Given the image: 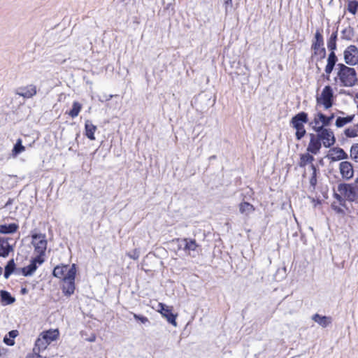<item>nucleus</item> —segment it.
I'll use <instances>...</instances> for the list:
<instances>
[{
	"mask_svg": "<svg viewBox=\"0 0 358 358\" xmlns=\"http://www.w3.org/2000/svg\"><path fill=\"white\" fill-rule=\"evenodd\" d=\"M127 256H128L129 258H131V259H134V260H136V259H138V257H139V253H138V252L137 251V250L136 249V250H134L133 251L132 254H131V253H127Z\"/></svg>",
	"mask_w": 358,
	"mask_h": 358,
	"instance_id": "obj_38",
	"label": "nucleus"
},
{
	"mask_svg": "<svg viewBox=\"0 0 358 358\" xmlns=\"http://www.w3.org/2000/svg\"><path fill=\"white\" fill-rule=\"evenodd\" d=\"M324 134H329L327 133V130H324V131H323V132L322 133V135H324Z\"/></svg>",
	"mask_w": 358,
	"mask_h": 358,
	"instance_id": "obj_45",
	"label": "nucleus"
},
{
	"mask_svg": "<svg viewBox=\"0 0 358 358\" xmlns=\"http://www.w3.org/2000/svg\"><path fill=\"white\" fill-rule=\"evenodd\" d=\"M356 97L357 99H358V93L356 94Z\"/></svg>",
	"mask_w": 358,
	"mask_h": 358,
	"instance_id": "obj_51",
	"label": "nucleus"
},
{
	"mask_svg": "<svg viewBox=\"0 0 358 358\" xmlns=\"http://www.w3.org/2000/svg\"><path fill=\"white\" fill-rule=\"evenodd\" d=\"M308 121V115L306 113L301 112L296 115L292 119V124L296 131L295 134H306L304 124Z\"/></svg>",
	"mask_w": 358,
	"mask_h": 358,
	"instance_id": "obj_8",
	"label": "nucleus"
},
{
	"mask_svg": "<svg viewBox=\"0 0 358 358\" xmlns=\"http://www.w3.org/2000/svg\"><path fill=\"white\" fill-rule=\"evenodd\" d=\"M337 79L341 85L344 87H352L357 83V76L354 68L345 66L343 64L337 65Z\"/></svg>",
	"mask_w": 358,
	"mask_h": 358,
	"instance_id": "obj_4",
	"label": "nucleus"
},
{
	"mask_svg": "<svg viewBox=\"0 0 358 358\" xmlns=\"http://www.w3.org/2000/svg\"><path fill=\"white\" fill-rule=\"evenodd\" d=\"M312 176L310 178V185L313 187V189H315V187L317 185V169L316 166L314 164H312Z\"/></svg>",
	"mask_w": 358,
	"mask_h": 358,
	"instance_id": "obj_31",
	"label": "nucleus"
},
{
	"mask_svg": "<svg viewBox=\"0 0 358 358\" xmlns=\"http://www.w3.org/2000/svg\"><path fill=\"white\" fill-rule=\"evenodd\" d=\"M87 137H88L90 140H94V139H95L94 136H92V135L87 136Z\"/></svg>",
	"mask_w": 358,
	"mask_h": 358,
	"instance_id": "obj_44",
	"label": "nucleus"
},
{
	"mask_svg": "<svg viewBox=\"0 0 358 358\" xmlns=\"http://www.w3.org/2000/svg\"><path fill=\"white\" fill-rule=\"evenodd\" d=\"M31 245L34 247V254L36 257L45 259V251L48 246L46 235L42 233H34L31 236Z\"/></svg>",
	"mask_w": 358,
	"mask_h": 358,
	"instance_id": "obj_5",
	"label": "nucleus"
},
{
	"mask_svg": "<svg viewBox=\"0 0 358 358\" xmlns=\"http://www.w3.org/2000/svg\"><path fill=\"white\" fill-rule=\"evenodd\" d=\"M325 148H330L336 143L335 136H317Z\"/></svg>",
	"mask_w": 358,
	"mask_h": 358,
	"instance_id": "obj_25",
	"label": "nucleus"
},
{
	"mask_svg": "<svg viewBox=\"0 0 358 358\" xmlns=\"http://www.w3.org/2000/svg\"><path fill=\"white\" fill-rule=\"evenodd\" d=\"M357 41H358V36H357Z\"/></svg>",
	"mask_w": 358,
	"mask_h": 358,
	"instance_id": "obj_52",
	"label": "nucleus"
},
{
	"mask_svg": "<svg viewBox=\"0 0 358 358\" xmlns=\"http://www.w3.org/2000/svg\"><path fill=\"white\" fill-rule=\"evenodd\" d=\"M82 106L77 101L73 102L72 109L69 111V114L72 117H76L78 115Z\"/></svg>",
	"mask_w": 358,
	"mask_h": 358,
	"instance_id": "obj_30",
	"label": "nucleus"
},
{
	"mask_svg": "<svg viewBox=\"0 0 358 358\" xmlns=\"http://www.w3.org/2000/svg\"><path fill=\"white\" fill-rule=\"evenodd\" d=\"M76 273L75 264L71 266L62 264L56 266L53 269L52 275L59 279L62 293L66 296H70L75 292Z\"/></svg>",
	"mask_w": 358,
	"mask_h": 358,
	"instance_id": "obj_2",
	"label": "nucleus"
},
{
	"mask_svg": "<svg viewBox=\"0 0 358 358\" xmlns=\"http://www.w3.org/2000/svg\"><path fill=\"white\" fill-rule=\"evenodd\" d=\"M324 120H325V115H324L322 113H318L315 116V117L314 119V122H313V127L315 129V131H320V130H322L323 129V127H324Z\"/></svg>",
	"mask_w": 358,
	"mask_h": 358,
	"instance_id": "obj_20",
	"label": "nucleus"
},
{
	"mask_svg": "<svg viewBox=\"0 0 358 358\" xmlns=\"http://www.w3.org/2000/svg\"><path fill=\"white\" fill-rule=\"evenodd\" d=\"M326 157L330 162H333L347 159L348 155L343 149L338 147H334L329 150Z\"/></svg>",
	"mask_w": 358,
	"mask_h": 358,
	"instance_id": "obj_10",
	"label": "nucleus"
},
{
	"mask_svg": "<svg viewBox=\"0 0 358 358\" xmlns=\"http://www.w3.org/2000/svg\"><path fill=\"white\" fill-rule=\"evenodd\" d=\"M345 135H348V134H350L348 132V130H346V131H345Z\"/></svg>",
	"mask_w": 358,
	"mask_h": 358,
	"instance_id": "obj_48",
	"label": "nucleus"
},
{
	"mask_svg": "<svg viewBox=\"0 0 358 358\" xmlns=\"http://www.w3.org/2000/svg\"><path fill=\"white\" fill-rule=\"evenodd\" d=\"M303 136H296L297 139L300 140Z\"/></svg>",
	"mask_w": 358,
	"mask_h": 358,
	"instance_id": "obj_46",
	"label": "nucleus"
},
{
	"mask_svg": "<svg viewBox=\"0 0 358 358\" xmlns=\"http://www.w3.org/2000/svg\"><path fill=\"white\" fill-rule=\"evenodd\" d=\"M16 266L13 259H10L5 266L4 278L8 279L15 270Z\"/></svg>",
	"mask_w": 358,
	"mask_h": 358,
	"instance_id": "obj_26",
	"label": "nucleus"
},
{
	"mask_svg": "<svg viewBox=\"0 0 358 358\" xmlns=\"http://www.w3.org/2000/svg\"><path fill=\"white\" fill-rule=\"evenodd\" d=\"M2 268L0 266V275L2 274Z\"/></svg>",
	"mask_w": 358,
	"mask_h": 358,
	"instance_id": "obj_49",
	"label": "nucleus"
},
{
	"mask_svg": "<svg viewBox=\"0 0 358 358\" xmlns=\"http://www.w3.org/2000/svg\"><path fill=\"white\" fill-rule=\"evenodd\" d=\"M18 229L19 225L16 223H11L9 224H0V234H14L18 230Z\"/></svg>",
	"mask_w": 358,
	"mask_h": 358,
	"instance_id": "obj_18",
	"label": "nucleus"
},
{
	"mask_svg": "<svg viewBox=\"0 0 358 358\" xmlns=\"http://www.w3.org/2000/svg\"><path fill=\"white\" fill-rule=\"evenodd\" d=\"M224 5L225 7V10L227 11L229 7H231L232 6V0H224Z\"/></svg>",
	"mask_w": 358,
	"mask_h": 358,
	"instance_id": "obj_40",
	"label": "nucleus"
},
{
	"mask_svg": "<svg viewBox=\"0 0 358 358\" xmlns=\"http://www.w3.org/2000/svg\"><path fill=\"white\" fill-rule=\"evenodd\" d=\"M96 340V336L95 335H92L89 339L88 341H90V342H94Z\"/></svg>",
	"mask_w": 358,
	"mask_h": 358,
	"instance_id": "obj_42",
	"label": "nucleus"
},
{
	"mask_svg": "<svg viewBox=\"0 0 358 358\" xmlns=\"http://www.w3.org/2000/svg\"><path fill=\"white\" fill-rule=\"evenodd\" d=\"M85 129L87 134H94L96 128L90 121H86Z\"/></svg>",
	"mask_w": 358,
	"mask_h": 358,
	"instance_id": "obj_34",
	"label": "nucleus"
},
{
	"mask_svg": "<svg viewBox=\"0 0 358 358\" xmlns=\"http://www.w3.org/2000/svg\"><path fill=\"white\" fill-rule=\"evenodd\" d=\"M37 93L36 87L34 85H29L24 87L18 88L16 94L25 99L33 97Z\"/></svg>",
	"mask_w": 358,
	"mask_h": 358,
	"instance_id": "obj_14",
	"label": "nucleus"
},
{
	"mask_svg": "<svg viewBox=\"0 0 358 358\" xmlns=\"http://www.w3.org/2000/svg\"><path fill=\"white\" fill-rule=\"evenodd\" d=\"M333 119H334V115H331L329 117H326L325 116V120L324 121V126L329 125L331 123V122L332 121Z\"/></svg>",
	"mask_w": 358,
	"mask_h": 358,
	"instance_id": "obj_39",
	"label": "nucleus"
},
{
	"mask_svg": "<svg viewBox=\"0 0 358 358\" xmlns=\"http://www.w3.org/2000/svg\"><path fill=\"white\" fill-rule=\"evenodd\" d=\"M9 337L5 336L3 338V342L10 346H12L15 344L14 338L18 335V331L17 330H12L8 333Z\"/></svg>",
	"mask_w": 358,
	"mask_h": 358,
	"instance_id": "obj_29",
	"label": "nucleus"
},
{
	"mask_svg": "<svg viewBox=\"0 0 358 358\" xmlns=\"http://www.w3.org/2000/svg\"><path fill=\"white\" fill-rule=\"evenodd\" d=\"M333 197L336 201L331 203V209L336 213L344 215L348 210L346 202L358 204V185L354 182L339 183L337 192L333 193Z\"/></svg>",
	"mask_w": 358,
	"mask_h": 358,
	"instance_id": "obj_1",
	"label": "nucleus"
},
{
	"mask_svg": "<svg viewBox=\"0 0 358 358\" xmlns=\"http://www.w3.org/2000/svg\"><path fill=\"white\" fill-rule=\"evenodd\" d=\"M173 307L166 306L163 303H159L157 306V311L166 319V320L173 325L174 327L177 326L176 317L178 316L177 314L173 313Z\"/></svg>",
	"mask_w": 358,
	"mask_h": 358,
	"instance_id": "obj_7",
	"label": "nucleus"
},
{
	"mask_svg": "<svg viewBox=\"0 0 358 358\" xmlns=\"http://www.w3.org/2000/svg\"><path fill=\"white\" fill-rule=\"evenodd\" d=\"M345 62L350 66L358 64V48L353 45H349L343 52Z\"/></svg>",
	"mask_w": 358,
	"mask_h": 358,
	"instance_id": "obj_9",
	"label": "nucleus"
},
{
	"mask_svg": "<svg viewBox=\"0 0 358 358\" xmlns=\"http://www.w3.org/2000/svg\"><path fill=\"white\" fill-rule=\"evenodd\" d=\"M45 262V259L41 257H33L30 264L22 268V272L24 276L31 275L38 268V266L41 265Z\"/></svg>",
	"mask_w": 358,
	"mask_h": 358,
	"instance_id": "obj_12",
	"label": "nucleus"
},
{
	"mask_svg": "<svg viewBox=\"0 0 358 358\" xmlns=\"http://www.w3.org/2000/svg\"><path fill=\"white\" fill-rule=\"evenodd\" d=\"M183 241L185 243L184 246V250L188 254L190 255L191 251H196L199 245L196 243L195 239H188L184 238Z\"/></svg>",
	"mask_w": 358,
	"mask_h": 358,
	"instance_id": "obj_22",
	"label": "nucleus"
},
{
	"mask_svg": "<svg viewBox=\"0 0 358 358\" xmlns=\"http://www.w3.org/2000/svg\"><path fill=\"white\" fill-rule=\"evenodd\" d=\"M13 251V247L8 243V238L0 237V257H6Z\"/></svg>",
	"mask_w": 358,
	"mask_h": 358,
	"instance_id": "obj_15",
	"label": "nucleus"
},
{
	"mask_svg": "<svg viewBox=\"0 0 358 358\" xmlns=\"http://www.w3.org/2000/svg\"><path fill=\"white\" fill-rule=\"evenodd\" d=\"M354 115H348L347 117H338L336 121V125L338 127H343L348 123L352 122Z\"/></svg>",
	"mask_w": 358,
	"mask_h": 358,
	"instance_id": "obj_28",
	"label": "nucleus"
},
{
	"mask_svg": "<svg viewBox=\"0 0 358 358\" xmlns=\"http://www.w3.org/2000/svg\"><path fill=\"white\" fill-rule=\"evenodd\" d=\"M12 201H13V200L10 199L7 201V203H6V206L10 205V204L12 203Z\"/></svg>",
	"mask_w": 358,
	"mask_h": 358,
	"instance_id": "obj_43",
	"label": "nucleus"
},
{
	"mask_svg": "<svg viewBox=\"0 0 358 358\" xmlns=\"http://www.w3.org/2000/svg\"><path fill=\"white\" fill-rule=\"evenodd\" d=\"M316 99L317 104L323 106L325 109L331 108L334 101V92L332 88L329 85L325 86L321 94L317 96Z\"/></svg>",
	"mask_w": 358,
	"mask_h": 358,
	"instance_id": "obj_6",
	"label": "nucleus"
},
{
	"mask_svg": "<svg viewBox=\"0 0 358 358\" xmlns=\"http://www.w3.org/2000/svg\"><path fill=\"white\" fill-rule=\"evenodd\" d=\"M349 137H355V136H352V135H350V136H348Z\"/></svg>",
	"mask_w": 358,
	"mask_h": 358,
	"instance_id": "obj_50",
	"label": "nucleus"
},
{
	"mask_svg": "<svg viewBox=\"0 0 358 358\" xmlns=\"http://www.w3.org/2000/svg\"><path fill=\"white\" fill-rule=\"evenodd\" d=\"M42 351H36L33 349V352L31 353L28 354L26 356V358H43L40 353Z\"/></svg>",
	"mask_w": 358,
	"mask_h": 358,
	"instance_id": "obj_36",
	"label": "nucleus"
},
{
	"mask_svg": "<svg viewBox=\"0 0 358 358\" xmlns=\"http://www.w3.org/2000/svg\"><path fill=\"white\" fill-rule=\"evenodd\" d=\"M323 45V38L322 34L317 31L315 35V41L313 44V48L315 51V53L317 54L319 52H322L324 54V48H322Z\"/></svg>",
	"mask_w": 358,
	"mask_h": 358,
	"instance_id": "obj_17",
	"label": "nucleus"
},
{
	"mask_svg": "<svg viewBox=\"0 0 358 358\" xmlns=\"http://www.w3.org/2000/svg\"><path fill=\"white\" fill-rule=\"evenodd\" d=\"M239 211L241 214L248 215L255 210V207L249 202L242 201L238 205Z\"/></svg>",
	"mask_w": 358,
	"mask_h": 358,
	"instance_id": "obj_19",
	"label": "nucleus"
},
{
	"mask_svg": "<svg viewBox=\"0 0 358 358\" xmlns=\"http://www.w3.org/2000/svg\"><path fill=\"white\" fill-rule=\"evenodd\" d=\"M336 36H331V39L329 41V42L328 43V48L330 49V50H334L336 48V42H335V38H336Z\"/></svg>",
	"mask_w": 358,
	"mask_h": 358,
	"instance_id": "obj_37",
	"label": "nucleus"
},
{
	"mask_svg": "<svg viewBox=\"0 0 358 358\" xmlns=\"http://www.w3.org/2000/svg\"><path fill=\"white\" fill-rule=\"evenodd\" d=\"M313 155H312L308 152L306 153L301 154L299 161L298 162L299 166L301 168H304L308 164H310V166L312 167V164H313V163L315 161Z\"/></svg>",
	"mask_w": 358,
	"mask_h": 358,
	"instance_id": "obj_16",
	"label": "nucleus"
},
{
	"mask_svg": "<svg viewBox=\"0 0 358 358\" xmlns=\"http://www.w3.org/2000/svg\"><path fill=\"white\" fill-rule=\"evenodd\" d=\"M310 142L307 147V152L311 153L312 155H317L319 153L321 147L322 143L320 137L317 136H310Z\"/></svg>",
	"mask_w": 358,
	"mask_h": 358,
	"instance_id": "obj_13",
	"label": "nucleus"
},
{
	"mask_svg": "<svg viewBox=\"0 0 358 358\" xmlns=\"http://www.w3.org/2000/svg\"><path fill=\"white\" fill-rule=\"evenodd\" d=\"M6 352V349L3 347H0V358H1L2 355Z\"/></svg>",
	"mask_w": 358,
	"mask_h": 358,
	"instance_id": "obj_41",
	"label": "nucleus"
},
{
	"mask_svg": "<svg viewBox=\"0 0 358 358\" xmlns=\"http://www.w3.org/2000/svg\"><path fill=\"white\" fill-rule=\"evenodd\" d=\"M1 302L4 305L12 304L15 301V298L11 294L5 290L0 291Z\"/></svg>",
	"mask_w": 358,
	"mask_h": 358,
	"instance_id": "obj_24",
	"label": "nucleus"
},
{
	"mask_svg": "<svg viewBox=\"0 0 358 358\" xmlns=\"http://www.w3.org/2000/svg\"><path fill=\"white\" fill-rule=\"evenodd\" d=\"M348 9L350 13L352 14H355L358 9V1H350L348 6Z\"/></svg>",
	"mask_w": 358,
	"mask_h": 358,
	"instance_id": "obj_33",
	"label": "nucleus"
},
{
	"mask_svg": "<svg viewBox=\"0 0 358 358\" xmlns=\"http://www.w3.org/2000/svg\"><path fill=\"white\" fill-rule=\"evenodd\" d=\"M337 61V57L335 55V53L332 51L328 57L327 59V64L325 66V72L327 74H330L334 69V66L336 64V62Z\"/></svg>",
	"mask_w": 358,
	"mask_h": 358,
	"instance_id": "obj_23",
	"label": "nucleus"
},
{
	"mask_svg": "<svg viewBox=\"0 0 358 358\" xmlns=\"http://www.w3.org/2000/svg\"><path fill=\"white\" fill-rule=\"evenodd\" d=\"M313 320L322 327H327L331 322V318L327 316H322L319 314H315Z\"/></svg>",
	"mask_w": 358,
	"mask_h": 358,
	"instance_id": "obj_21",
	"label": "nucleus"
},
{
	"mask_svg": "<svg viewBox=\"0 0 358 358\" xmlns=\"http://www.w3.org/2000/svg\"><path fill=\"white\" fill-rule=\"evenodd\" d=\"M134 318L137 320L140 321L143 324L148 323L149 320L147 317L141 315H137L136 313H133Z\"/></svg>",
	"mask_w": 358,
	"mask_h": 358,
	"instance_id": "obj_35",
	"label": "nucleus"
},
{
	"mask_svg": "<svg viewBox=\"0 0 358 358\" xmlns=\"http://www.w3.org/2000/svg\"><path fill=\"white\" fill-rule=\"evenodd\" d=\"M354 183H356L358 185V177L356 178L355 182Z\"/></svg>",
	"mask_w": 358,
	"mask_h": 358,
	"instance_id": "obj_47",
	"label": "nucleus"
},
{
	"mask_svg": "<svg viewBox=\"0 0 358 358\" xmlns=\"http://www.w3.org/2000/svg\"><path fill=\"white\" fill-rule=\"evenodd\" d=\"M339 171L343 179L350 180L354 176V169L352 164L350 162H341L339 164Z\"/></svg>",
	"mask_w": 358,
	"mask_h": 358,
	"instance_id": "obj_11",
	"label": "nucleus"
},
{
	"mask_svg": "<svg viewBox=\"0 0 358 358\" xmlns=\"http://www.w3.org/2000/svg\"><path fill=\"white\" fill-rule=\"evenodd\" d=\"M22 141L20 138L17 139L12 150V156L13 157H17L20 153L25 150V147L22 145Z\"/></svg>",
	"mask_w": 358,
	"mask_h": 358,
	"instance_id": "obj_27",
	"label": "nucleus"
},
{
	"mask_svg": "<svg viewBox=\"0 0 358 358\" xmlns=\"http://www.w3.org/2000/svg\"><path fill=\"white\" fill-rule=\"evenodd\" d=\"M350 157L355 162H358V143L351 147Z\"/></svg>",
	"mask_w": 358,
	"mask_h": 358,
	"instance_id": "obj_32",
	"label": "nucleus"
},
{
	"mask_svg": "<svg viewBox=\"0 0 358 358\" xmlns=\"http://www.w3.org/2000/svg\"><path fill=\"white\" fill-rule=\"evenodd\" d=\"M60 333L58 329H50L43 331L36 338L34 350L36 351H44L52 342L59 340Z\"/></svg>",
	"mask_w": 358,
	"mask_h": 358,
	"instance_id": "obj_3",
	"label": "nucleus"
}]
</instances>
